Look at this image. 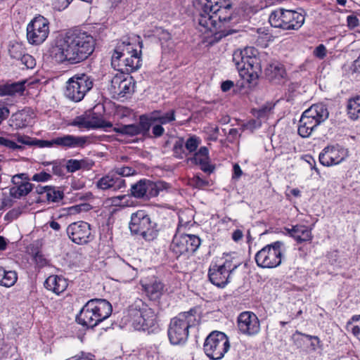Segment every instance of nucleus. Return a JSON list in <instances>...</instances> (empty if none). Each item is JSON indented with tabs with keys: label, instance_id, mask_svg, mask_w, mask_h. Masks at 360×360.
Returning a JSON list of instances; mask_svg holds the SVG:
<instances>
[{
	"label": "nucleus",
	"instance_id": "24",
	"mask_svg": "<svg viewBox=\"0 0 360 360\" xmlns=\"http://www.w3.org/2000/svg\"><path fill=\"white\" fill-rule=\"evenodd\" d=\"M230 275L219 264L212 265L209 269V279L217 287H224L229 283Z\"/></svg>",
	"mask_w": 360,
	"mask_h": 360
},
{
	"label": "nucleus",
	"instance_id": "51",
	"mask_svg": "<svg viewBox=\"0 0 360 360\" xmlns=\"http://www.w3.org/2000/svg\"><path fill=\"white\" fill-rule=\"evenodd\" d=\"M0 145L4 146L8 148L13 149V150L22 148V147L21 146L18 145L14 141L7 139L4 137H0Z\"/></svg>",
	"mask_w": 360,
	"mask_h": 360
},
{
	"label": "nucleus",
	"instance_id": "8",
	"mask_svg": "<svg viewBox=\"0 0 360 360\" xmlns=\"http://www.w3.org/2000/svg\"><path fill=\"white\" fill-rule=\"evenodd\" d=\"M230 348L227 335L220 331H213L206 338L203 349L205 354L212 360L221 359Z\"/></svg>",
	"mask_w": 360,
	"mask_h": 360
},
{
	"label": "nucleus",
	"instance_id": "20",
	"mask_svg": "<svg viewBox=\"0 0 360 360\" xmlns=\"http://www.w3.org/2000/svg\"><path fill=\"white\" fill-rule=\"evenodd\" d=\"M13 186L9 189V194L12 198L19 199L27 195L33 189V185L29 182L27 174H18L12 177Z\"/></svg>",
	"mask_w": 360,
	"mask_h": 360
},
{
	"label": "nucleus",
	"instance_id": "47",
	"mask_svg": "<svg viewBox=\"0 0 360 360\" xmlns=\"http://www.w3.org/2000/svg\"><path fill=\"white\" fill-rule=\"evenodd\" d=\"M20 61L22 65L27 69H32L36 65L35 59L29 54H22L20 58Z\"/></svg>",
	"mask_w": 360,
	"mask_h": 360
},
{
	"label": "nucleus",
	"instance_id": "35",
	"mask_svg": "<svg viewBox=\"0 0 360 360\" xmlns=\"http://www.w3.org/2000/svg\"><path fill=\"white\" fill-rule=\"evenodd\" d=\"M151 114L154 122H159L160 124H165L175 120L174 110H170L166 113H162L160 110H154Z\"/></svg>",
	"mask_w": 360,
	"mask_h": 360
},
{
	"label": "nucleus",
	"instance_id": "61",
	"mask_svg": "<svg viewBox=\"0 0 360 360\" xmlns=\"http://www.w3.org/2000/svg\"><path fill=\"white\" fill-rule=\"evenodd\" d=\"M233 85L234 84L232 81L226 80L221 83V88L224 92H226L229 91L233 86Z\"/></svg>",
	"mask_w": 360,
	"mask_h": 360
},
{
	"label": "nucleus",
	"instance_id": "50",
	"mask_svg": "<svg viewBox=\"0 0 360 360\" xmlns=\"http://www.w3.org/2000/svg\"><path fill=\"white\" fill-rule=\"evenodd\" d=\"M22 49L20 45H13L9 49L10 56L13 58L20 60V57L22 56Z\"/></svg>",
	"mask_w": 360,
	"mask_h": 360
},
{
	"label": "nucleus",
	"instance_id": "11",
	"mask_svg": "<svg viewBox=\"0 0 360 360\" xmlns=\"http://www.w3.org/2000/svg\"><path fill=\"white\" fill-rule=\"evenodd\" d=\"M155 225L145 211L139 210L132 214L129 229L132 233L142 236L147 240H151L157 236Z\"/></svg>",
	"mask_w": 360,
	"mask_h": 360
},
{
	"label": "nucleus",
	"instance_id": "56",
	"mask_svg": "<svg viewBox=\"0 0 360 360\" xmlns=\"http://www.w3.org/2000/svg\"><path fill=\"white\" fill-rule=\"evenodd\" d=\"M347 22L348 27L350 28H354L357 27L359 24V20L358 18L354 15L347 16Z\"/></svg>",
	"mask_w": 360,
	"mask_h": 360
},
{
	"label": "nucleus",
	"instance_id": "25",
	"mask_svg": "<svg viewBox=\"0 0 360 360\" xmlns=\"http://www.w3.org/2000/svg\"><path fill=\"white\" fill-rule=\"evenodd\" d=\"M93 303L92 308L96 319H98V323L108 319L112 311L111 304L106 300L94 299L89 300Z\"/></svg>",
	"mask_w": 360,
	"mask_h": 360
},
{
	"label": "nucleus",
	"instance_id": "21",
	"mask_svg": "<svg viewBox=\"0 0 360 360\" xmlns=\"http://www.w3.org/2000/svg\"><path fill=\"white\" fill-rule=\"evenodd\" d=\"M346 157L344 148L338 145L326 147L319 155L320 163L324 166L330 167L342 162Z\"/></svg>",
	"mask_w": 360,
	"mask_h": 360
},
{
	"label": "nucleus",
	"instance_id": "45",
	"mask_svg": "<svg viewBox=\"0 0 360 360\" xmlns=\"http://www.w3.org/2000/svg\"><path fill=\"white\" fill-rule=\"evenodd\" d=\"M113 176L106 175L98 181L96 186L98 188L106 190L113 188Z\"/></svg>",
	"mask_w": 360,
	"mask_h": 360
},
{
	"label": "nucleus",
	"instance_id": "54",
	"mask_svg": "<svg viewBox=\"0 0 360 360\" xmlns=\"http://www.w3.org/2000/svg\"><path fill=\"white\" fill-rule=\"evenodd\" d=\"M32 145L37 146L39 148H45V147H52L55 146L53 143V139L51 141H45V140H34L32 141Z\"/></svg>",
	"mask_w": 360,
	"mask_h": 360
},
{
	"label": "nucleus",
	"instance_id": "1",
	"mask_svg": "<svg viewBox=\"0 0 360 360\" xmlns=\"http://www.w3.org/2000/svg\"><path fill=\"white\" fill-rule=\"evenodd\" d=\"M94 45V39L86 32L68 31L55 37L49 53L58 63L75 65L85 60L93 53Z\"/></svg>",
	"mask_w": 360,
	"mask_h": 360
},
{
	"label": "nucleus",
	"instance_id": "7",
	"mask_svg": "<svg viewBox=\"0 0 360 360\" xmlns=\"http://www.w3.org/2000/svg\"><path fill=\"white\" fill-rule=\"evenodd\" d=\"M304 15L293 10L278 8L271 13L269 17L270 25L283 30H297L304 24Z\"/></svg>",
	"mask_w": 360,
	"mask_h": 360
},
{
	"label": "nucleus",
	"instance_id": "41",
	"mask_svg": "<svg viewBox=\"0 0 360 360\" xmlns=\"http://www.w3.org/2000/svg\"><path fill=\"white\" fill-rule=\"evenodd\" d=\"M173 153L174 157L180 159L184 158V156L188 155L184 146V141L183 139H179L176 141L173 146Z\"/></svg>",
	"mask_w": 360,
	"mask_h": 360
},
{
	"label": "nucleus",
	"instance_id": "16",
	"mask_svg": "<svg viewBox=\"0 0 360 360\" xmlns=\"http://www.w3.org/2000/svg\"><path fill=\"white\" fill-rule=\"evenodd\" d=\"M226 5V0H198L195 7L199 11L198 24L207 26L211 20L212 14L219 11L221 6Z\"/></svg>",
	"mask_w": 360,
	"mask_h": 360
},
{
	"label": "nucleus",
	"instance_id": "59",
	"mask_svg": "<svg viewBox=\"0 0 360 360\" xmlns=\"http://www.w3.org/2000/svg\"><path fill=\"white\" fill-rule=\"evenodd\" d=\"M297 335H302V336H304L306 337L307 338H308L309 340H317L318 342H320L319 340V337L317 336H313V335H307V334H304V333H302L300 332H299L298 330H297L292 335V339L295 340V341H297V339L296 338V336Z\"/></svg>",
	"mask_w": 360,
	"mask_h": 360
},
{
	"label": "nucleus",
	"instance_id": "49",
	"mask_svg": "<svg viewBox=\"0 0 360 360\" xmlns=\"http://www.w3.org/2000/svg\"><path fill=\"white\" fill-rule=\"evenodd\" d=\"M115 174L121 176H129L134 174L135 170L129 167H122L115 168L114 170Z\"/></svg>",
	"mask_w": 360,
	"mask_h": 360
},
{
	"label": "nucleus",
	"instance_id": "19",
	"mask_svg": "<svg viewBox=\"0 0 360 360\" xmlns=\"http://www.w3.org/2000/svg\"><path fill=\"white\" fill-rule=\"evenodd\" d=\"M67 233L70 240L78 245L86 244L91 236L90 225L83 221L70 224L67 228Z\"/></svg>",
	"mask_w": 360,
	"mask_h": 360
},
{
	"label": "nucleus",
	"instance_id": "31",
	"mask_svg": "<svg viewBox=\"0 0 360 360\" xmlns=\"http://www.w3.org/2000/svg\"><path fill=\"white\" fill-rule=\"evenodd\" d=\"M265 75L269 80L276 82L283 78L285 70L282 64L278 62H274L270 63L265 69Z\"/></svg>",
	"mask_w": 360,
	"mask_h": 360
},
{
	"label": "nucleus",
	"instance_id": "10",
	"mask_svg": "<svg viewBox=\"0 0 360 360\" xmlns=\"http://www.w3.org/2000/svg\"><path fill=\"white\" fill-rule=\"evenodd\" d=\"M283 243L281 241H276L266 245L255 257V262L258 266L262 268L272 269L278 266L282 262Z\"/></svg>",
	"mask_w": 360,
	"mask_h": 360
},
{
	"label": "nucleus",
	"instance_id": "63",
	"mask_svg": "<svg viewBox=\"0 0 360 360\" xmlns=\"http://www.w3.org/2000/svg\"><path fill=\"white\" fill-rule=\"evenodd\" d=\"M159 39L160 41H168L171 39V34L167 31L162 30L159 33Z\"/></svg>",
	"mask_w": 360,
	"mask_h": 360
},
{
	"label": "nucleus",
	"instance_id": "17",
	"mask_svg": "<svg viewBox=\"0 0 360 360\" xmlns=\"http://www.w3.org/2000/svg\"><path fill=\"white\" fill-rule=\"evenodd\" d=\"M135 82L131 76L117 74L111 79L110 91L114 96L124 97L134 91Z\"/></svg>",
	"mask_w": 360,
	"mask_h": 360
},
{
	"label": "nucleus",
	"instance_id": "42",
	"mask_svg": "<svg viewBox=\"0 0 360 360\" xmlns=\"http://www.w3.org/2000/svg\"><path fill=\"white\" fill-rule=\"evenodd\" d=\"M110 200L114 206L128 207L131 205V196L122 195L112 197Z\"/></svg>",
	"mask_w": 360,
	"mask_h": 360
},
{
	"label": "nucleus",
	"instance_id": "32",
	"mask_svg": "<svg viewBox=\"0 0 360 360\" xmlns=\"http://www.w3.org/2000/svg\"><path fill=\"white\" fill-rule=\"evenodd\" d=\"M292 235L293 238L300 243L310 242L313 238L311 229L304 225L292 226Z\"/></svg>",
	"mask_w": 360,
	"mask_h": 360
},
{
	"label": "nucleus",
	"instance_id": "60",
	"mask_svg": "<svg viewBox=\"0 0 360 360\" xmlns=\"http://www.w3.org/2000/svg\"><path fill=\"white\" fill-rule=\"evenodd\" d=\"M233 174L232 178L236 179H239L243 174V172L240 169V167L238 164H235L233 165Z\"/></svg>",
	"mask_w": 360,
	"mask_h": 360
},
{
	"label": "nucleus",
	"instance_id": "38",
	"mask_svg": "<svg viewBox=\"0 0 360 360\" xmlns=\"http://www.w3.org/2000/svg\"><path fill=\"white\" fill-rule=\"evenodd\" d=\"M45 197L49 202H58L63 200L64 193L60 188L50 186V188L48 189V193Z\"/></svg>",
	"mask_w": 360,
	"mask_h": 360
},
{
	"label": "nucleus",
	"instance_id": "37",
	"mask_svg": "<svg viewBox=\"0 0 360 360\" xmlns=\"http://www.w3.org/2000/svg\"><path fill=\"white\" fill-rule=\"evenodd\" d=\"M153 120H152L151 112L146 115H142L139 117V123L137 127L139 129V134L145 135L149 131V129L153 124H154Z\"/></svg>",
	"mask_w": 360,
	"mask_h": 360
},
{
	"label": "nucleus",
	"instance_id": "26",
	"mask_svg": "<svg viewBox=\"0 0 360 360\" xmlns=\"http://www.w3.org/2000/svg\"><path fill=\"white\" fill-rule=\"evenodd\" d=\"M141 52H135L121 59L118 70L128 73L137 70L141 66Z\"/></svg>",
	"mask_w": 360,
	"mask_h": 360
},
{
	"label": "nucleus",
	"instance_id": "44",
	"mask_svg": "<svg viewBox=\"0 0 360 360\" xmlns=\"http://www.w3.org/2000/svg\"><path fill=\"white\" fill-rule=\"evenodd\" d=\"M86 167V162L84 160H74L70 159L67 162V169L70 172H75L78 169L84 168Z\"/></svg>",
	"mask_w": 360,
	"mask_h": 360
},
{
	"label": "nucleus",
	"instance_id": "30",
	"mask_svg": "<svg viewBox=\"0 0 360 360\" xmlns=\"http://www.w3.org/2000/svg\"><path fill=\"white\" fill-rule=\"evenodd\" d=\"M25 81H20L0 85V96H13L16 94H22L25 89Z\"/></svg>",
	"mask_w": 360,
	"mask_h": 360
},
{
	"label": "nucleus",
	"instance_id": "2",
	"mask_svg": "<svg viewBox=\"0 0 360 360\" xmlns=\"http://www.w3.org/2000/svg\"><path fill=\"white\" fill-rule=\"evenodd\" d=\"M259 52L254 47L237 49L233 53L234 63L240 75L250 84L255 85L262 72Z\"/></svg>",
	"mask_w": 360,
	"mask_h": 360
},
{
	"label": "nucleus",
	"instance_id": "12",
	"mask_svg": "<svg viewBox=\"0 0 360 360\" xmlns=\"http://www.w3.org/2000/svg\"><path fill=\"white\" fill-rule=\"evenodd\" d=\"M143 41L139 36L124 37L119 41L112 55V65H120L121 59L134 53L141 52Z\"/></svg>",
	"mask_w": 360,
	"mask_h": 360
},
{
	"label": "nucleus",
	"instance_id": "6",
	"mask_svg": "<svg viewBox=\"0 0 360 360\" xmlns=\"http://www.w3.org/2000/svg\"><path fill=\"white\" fill-rule=\"evenodd\" d=\"M329 112L322 103L314 104L306 110L299 122L298 134L304 138L309 137L315 128L326 120Z\"/></svg>",
	"mask_w": 360,
	"mask_h": 360
},
{
	"label": "nucleus",
	"instance_id": "53",
	"mask_svg": "<svg viewBox=\"0 0 360 360\" xmlns=\"http://www.w3.org/2000/svg\"><path fill=\"white\" fill-rule=\"evenodd\" d=\"M326 48L323 44L319 45L314 51V55L320 58L323 59L326 56Z\"/></svg>",
	"mask_w": 360,
	"mask_h": 360
},
{
	"label": "nucleus",
	"instance_id": "13",
	"mask_svg": "<svg viewBox=\"0 0 360 360\" xmlns=\"http://www.w3.org/2000/svg\"><path fill=\"white\" fill-rule=\"evenodd\" d=\"M201 240L195 235H175L170 245V250L178 257L183 255H191L200 245Z\"/></svg>",
	"mask_w": 360,
	"mask_h": 360
},
{
	"label": "nucleus",
	"instance_id": "62",
	"mask_svg": "<svg viewBox=\"0 0 360 360\" xmlns=\"http://www.w3.org/2000/svg\"><path fill=\"white\" fill-rule=\"evenodd\" d=\"M243 231L240 229H236L233 232L231 238L235 242H238L243 238Z\"/></svg>",
	"mask_w": 360,
	"mask_h": 360
},
{
	"label": "nucleus",
	"instance_id": "15",
	"mask_svg": "<svg viewBox=\"0 0 360 360\" xmlns=\"http://www.w3.org/2000/svg\"><path fill=\"white\" fill-rule=\"evenodd\" d=\"M166 185L165 182L160 181L154 182L148 179H141L131 186V196L136 198L156 197L160 191L166 188Z\"/></svg>",
	"mask_w": 360,
	"mask_h": 360
},
{
	"label": "nucleus",
	"instance_id": "18",
	"mask_svg": "<svg viewBox=\"0 0 360 360\" xmlns=\"http://www.w3.org/2000/svg\"><path fill=\"white\" fill-rule=\"evenodd\" d=\"M238 328L240 333L252 336L260 330V323L255 314L251 311L240 313L237 319Z\"/></svg>",
	"mask_w": 360,
	"mask_h": 360
},
{
	"label": "nucleus",
	"instance_id": "43",
	"mask_svg": "<svg viewBox=\"0 0 360 360\" xmlns=\"http://www.w3.org/2000/svg\"><path fill=\"white\" fill-rule=\"evenodd\" d=\"M200 143V139L198 137L195 136H190L186 141L184 142V146L186 150L188 152L187 153L188 154L195 152Z\"/></svg>",
	"mask_w": 360,
	"mask_h": 360
},
{
	"label": "nucleus",
	"instance_id": "48",
	"mask_svg": "<svg viewBox=\"0 0 360 360\" xmlns=\"http://www.w3.org/2000/svg\"><path fill=\"white\" fill-rule=\"evenodd\" d=\"M190 184L195 188H202L209 185V182L200 178L198 175L190 179Z\"/></svg>",
	"mask_w": 360,
	"mask_h": 360
},
{
	"label": "nucleus",
	"instance_id": "28",
	"mask_svg": "<svg viewBox=\"0 0 360 360\" xmlns=\"http://www.w3.org/2000/svg\"><path fill=\"white\" fill-rule=\"evenodd\" d=\"M44 286L47 290L59 295L65 290L68 287V283L67 281L61 276H50L46 279Z\"/></svg>",
	"mask_w": 360,
	"mask_h": 360
},
{
	"label": "nucleus",
	"instance_id": "52",
	"mask_svg": "<svg viewBox=\"0 0 360 360\" xmlns=\"http://www.w3.org/2000/svg\"><path fill=\"white\" fill-rule=\"evenodd\" d=\"M51 176L50 174L46 173L45 172H41L37 174H35L32 178V180L34 181L38 182H44L51 179Z\"/></svg>",
	"mask_w": 360,
	"mask_h": 360
},
{
	"label": "nucleus",
	"instance_id": "57",
	"mask_svg": "<svg viewBox=\"0 0 360 360\" xmlns=\"http://www.w3.org/2000/svg\"><path fill=\"white\" fill-rule=\"evenodd\" d=\"M164 132L165 129L160 124H155L152 128V133L154 137H160L164 134Z\"/></svg>",
	"mask_w": 360,
	"mask_h": 360
},
{
	"label": "nucleus",
	"instance_id": "34",
	"mask_svg": "<svg viewBox=\"0 0 360 360\" xmlns=\"http://www.w3.org/2000/svg\"><path fill=\"white\" fill-rule=\"evenodd\" d=\"M347 115L352 120H360V96L350 98L348 101Z\"/></svg>",
	"mask_w": 360,
	"mask_h": 360
},
{
	"label": "nucleus",
	"instance_id": "36",
	"mask_svg": "<svg viewBox=\"0 0 360 360\" xmlns=\"http://www.w3.org/2000/svg\"><path fill=\"white\" fill-rule=\"evenodd\" d=\"M89 129H106L112 127L111 122L105 120L103 117L95 115H88Z\"/></svg>",
	"mask_w": 360,
	"mask_h": 360
},
{
	"label": "nucleus",
	"instance_id": "22",
	"mask_svg": "<svg viewBox=\"0 0 360 360\" xmlns=\"http://www.w3.org/2000/svg\"><path fill=\"white\" fill-rule=\"evenodd\" d=\"M55 146L62 148H84L91 143L89 136H75L73 135H64L53 139Z\"/></svg>",
	"mask_w": 360,
	"mask_h": 360
},
{
	"label": "nucleus",
	"instance_id": "9",
	"mask_svg": "<svg viewBox=\"0 0 360 360\" xmlns=\"http://www.w3.org/2000/svg\"><path fill=\"white\" fill-rule=\"evenodd\" d=\"M94 79L86 74H77L68 79L65 95L70 100L79 102L92 89Z\"/></svg>",
	"mask_w": 360,
	"mask_h": 360
},
{
	"label": "nucleus",
	"instance_id": "5",
	"mask_svg": "<svg viewBox=\"0 0 360 360\" xmlns=\"http://www.w3.org/2000/svg\"><path fill=\"white\" fill-rule=\"evenodd\" d=\"M128 315L136 330H146L157 325V316L141 300L137 299L129 306Z\"/></svg>",
	"mask_w": 360,
	"mask_h": 360
},
{
	"label": "nucleus",
	"instance_id": "40",
	"mask_svg": "<svg viewBox=\"0 0 360 360\" xmlns=\"http://www.w3.org/2000/svg\"><path fill=\"white\" fill-rule=\"evenodd\" d=\"M113 131L122 134H127L129 136H135L139 134V129L137 127V124H127V125H121L118 127H114Z\"/></svg>",
	"mask_w": 360,
	"mask_h": 360
},
{
	"label": "nucleus",
	"instance_id": "23",
	"mask_svg": "<svg viewBox=\"0 0 360 360\" xmlns=\"http://www.w3.org/2000/svg\"><path fill=\"white\" fill-rule=\"evenodd\" d=\"M92 304L93 303L88 301L81 309L76 317L79 324L90 328H94L98 324V319H96V316L94 315Z\"/></svg>",
	"mask_w": 360,
	"mask_h": 360
},
{
	"label": "nucleus",
	"instance_id": "29",
	"mask_svg": "<svg viewBox=\"0 0 360 360\" xmlns=\"http://www.w3.org/2000/svg\"><path fill=\"white\" fill-rule=\"evenodd\" d=\"M141 286L142 290L151 300H156L162 295L164 285L159 281L155 280L148 283H141Z\"/></svg>",
	"mask_w": 360,
	"mask_h": 360
},
{
	"label": "nucleus",
	"instance_id": "33",
	"mask_svg": "<svg viewBox=\"0 0 360 360\" xmlns=\"http://www.w3.org/2000/svg\"><path fill=\"white\" fill-rule=\"evenodd\" d=\"M18 280V274L15 271L6 270L0 266V285L10 288L15 285Z\"/></svg>",
	"mask_w": 360,
	"mask_h": 360
},
{
	"label": "nucleus",
	"instance_id": "55",
	"mask_svg": "<svg viewBox=\"0 0 360 360\" xmlns=\"http://www.w3.org/2000/svg\"><path fill=\"white\" fill-rule=\"evenodd\" d=\"M113 189L117 190L120 189L122 188H124L126 186L125 185V181L122 179L120 176H113Z\"/></svg>",
	"mask_w": 360,
	"mask_h": 360
},
{
	"label": "nucleus",
	"instance_id": "3",
	"mask_svg": "<svg viewBox=\"0 0 360 360\" xmlns=\"http://www.w3.org/2000/svg\"><path fill=\"white\" fill-rule=\"evenodd\" d=\"M210 17L211 20L207 23V26H200V32L207 34L210 38L208 43L212 44L233 32L229 25L233 18L230 1L226 0V5L221 6L219 11H216Z\"/></svg>",
	"mask_w": 360,
	"mask_h": 360
},
{
	"label": "nucleus",
	"instance_id": "4",
	"mask_svg": "<svg viewBox=\"0 0 360 360\" xmlns=\"http://www.w3.org/2000/svg\"><path fill=\"white\" fill-rule=\"evenodd\" d=\"M195 310L180 313L173 318L169 323L168 337L172 345H180L186 341L188 336V328L196 321Z\"/></svg>",
	"mask_w": 360,
	"mask_h": 360
},
{
	"label": "nucleus",
	"instance_id": "64",
	"mask_svg": "<svg viewBox=\"0 0 360 360\" xmlns=\"http://www.w3.org/2000/svg\"><path fill=\"white\" fill-rule=\"evenodd\" d=\"M91 355H82L72 356L66 360H95Z\"/></svg>",
	"mask_w": 360,
	"mask_h": 360
},
{
	"label": "nucleus",
	"instance_id": "46",
	"mask_svg": "<svg viewBox=\"0 0 360 360\" xmlns=\"http://www.w3.org/2000/svg\"><path fill=\"white\" fill-rule=\"evenodd\" d=\"M70 125L79 128L89 129L88 115H81L76 117L70 123Z\"/></svg>",
	"mask_w": 360,
	"mask_h": 360
},
{
	"label": "nucleus",
	"instance_id": "39",
	"mask_svg": "<svg viewBox=\"0 0 360 360\" xmlns=\"http://www.w3.org/2000/svg\"><path fill=\"white\" fill-rule=\"evenodd\" d=\"M223 269H226L229 274H231L240 265V262L237 260L234 257L226 255L225 261L223 264H219Z\"/></svg>",
	"mask_w": 360,
	"mask_h": 360
},
{
	"label": "nucleus",
	"instance_id": "14",
	"mask_svg": "<svg viewBox=\"0 0 360 360\" xmlns=\"http://www.w3.org/2000/svg\"><path fill=\"white\" fill-rule=\"evenodd\" d=\"M49 22L41 15L35 17L27 27V38L32 44H40L48 37Z\"/></svg>",
	"mask_w": 360,
	"mask_h": 360
},
{
	"label": "nucleus",
	"instance_id": "58",
	"mask_svg": "<svg viewBox=\"0 0 360 360\" xmlns=\"http://www.w3.org/2000/svg\"><path fill=\"white\" fill-rule=\"evenodd\" d=\"M9 113V109L7 107L0 104V124L3 120L8 118Z\"/></svg>",
	"mask_w": 360,
	"mask_h": 360
},
{
	"label": "nucleus",
	"instance_id": "27",
	"mask_svg": "<svg viewBox=\"0 0 360 360\" xmlns=\"http://www.w3.org/2000/svg\"><path fill=\"white\" fill-rule=\"evenodd\" d=\"M191 160L199 165L205 172L211 173L214 171V167L210 163L209 151L205 146L200 147Z\"/></svg>",
	"mask_w": 360,
	"mask_h": 360
}]
</instances>
